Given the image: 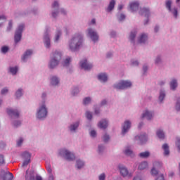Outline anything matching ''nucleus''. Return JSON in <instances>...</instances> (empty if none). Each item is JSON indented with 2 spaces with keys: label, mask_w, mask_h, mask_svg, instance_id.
I'll return each instance as SVG.
<instances>
[{
  "label": "nucleus",
  "mask_w": 180,
  "mask_h": 180,
  "mask_svg": "<svg viewBox=\"0 0 180 180\" xmlns=\"http://www.w3.org/2000/svg\"><path fill=\"white\" fill-rule=\"evenodd\" d=\"M110 137H109V135L108 134H105L103 137V140L104 141V143H108V141H109Z\"/></svg>",
  "instance_id": "79ce46f5"
},
{
  "label": "nucleus",
  "mask_w": 180,
  "mask_h": 180,
  "mask_svg": "<svg viewBox=\"0 0 180 180\" xmlns=\"http://www.w3.org/2000/svg\"><path fill=\"white\" fill-rule=\"evenodd\" d=\"M7 113L9 115V116L13 117H19V111L16 110H7Z\"/></svg>",
  "instance_id": "f8f14e48"
},
{
  "label": "nucleus",
  "mask_w": 180,
  "mask_h": 180,
  "mask_svg": "<svg viewBox=\"0 0 180 180\" xmlns=\"http://www.w3.org/2000/svg\"><path fill=\"white\" fill-rule=\"evenodd\" d=\"M14 126H15V127H18V126H20V122L17 121V122H14Z\"/></svg>",
  "instance_id": "052dcab7"
},
{
  "label": "nucleus",
  "mask_w": 180,
  "mask_h": 180,
  "mask_svg": "<svg viewBox=\"0 0 180 180\" xmlns=\"http://www.w3.org/2000/svg\"><path fill=\"white\" fill-rule=\"evenodd\" d=\"M132 65H134V66L139 65V61L135 60V61L132 62Z\"/></svg>",
  "instance_id": "69168bd1"
},
{
  "label": "nucleus",
  "mask_w": 180,
  "mask_h": 180,
  "mask_svg": "<svg viewBox=\"0 0 180 180\" xmlns=\"http://www.w3.org/2000/svg\"><path fill=\"white\" fill-rule=\"evenodd\" d=\"M134 180H141V178L140 176H136L134 178Z\"/></svg>",
  "instance_id": "774afa93"
},
{
  "label": "nucleus",
  "mask_w": 180,
  "mask_h": 180,
  "mask_svg": "<svg viewBox=\"0 0 180 180\" xmlns=\"http://www.w3.org/2000/svg\"><path fill=\"white\" fill-rule=\"evenodd\" d=\"M1 179L2 180H12L13 179V174L12 173H5L4 175H1Z\"/></svg>",
  "instance_id": "ddd939ff"
},
{
  "label": "nucleus",
  "mask_w": 180,
  "mask_h": 180,
  "mask_svg": "<svg viewBox=\"0 0 180 180\" xmlns=\"http://www.w3.org/2000/svg\"><path fill=\"white\" fill-rule=\"evenodd\" d=\"M22 143H23V139L21 138L17 141V146H18V147L22 146Z\"/></svg>",
  "instance_id": "603ef678"
},
{
  "label": "nucleus",
  "mask_w": 180,
  "mask_h": 180,
  "mask_svg": "<svg viewBox=\"0 0 180 180\" xmlns=\"http://www.w3.org/2000/svg\"><path fill=\"white\" fill-rule=\"evenodd\" d=\"M33 54V51L32 50H27L26 52L23 54L22 57V60L23 61H26L28 57H30V55Z\"/></svg>",
  "instance_id": "6ab92c4d"
},
{
  "label": "nucleus",
  "mask_w": 180,
  "mask_h": 180,
  "mask_svg": "<svg viewBox=\"0 0 180 180\" xmlns=\"http://www.w3.org/2000/svg\"><path fill=\"white\" fill-rule=\"evenodd\" d=\"M162 149L164 150L165 155H169V146H168V144L167 143L163 144Z\"/></svg>",
  "instance_id": "4be33fe9"
},
{
  "label": "nucleus",
  "mask_w": 180,
  "mask_h": 180,
  "mask_svg": "<svg viewBox=\"0 0 180 180\" xmlns=\"http://www.w3.org/2000/svg\"><path fill=\"white\" fill-rule=\"evenodd\" d=\"M91 102V98L86 97L84 99L83 103L84 105H88Z\"/></svg>",
  "instance_id": "a19ab883"
},
{
  "label": "nucleus",
  "mask_w": 180,
  "mask_h": 180,
  "mask_svg": "<svg viewBox=\"0 0 180 180\" xmlns=\"http://www.w3.org/2000/svg\"><path fill=\"white\" fill-rule=\"evenodd\" d=\"M136 139H139L141 141V144H143V143H146V141H147V135L143 134L140 136H136Z\"/></svg>",
  "instance_id": "b1692460"
},
{
  "label": "nucleus",
  "mask_w": 180,
  "mask_h": 180,
  "mask_svg": "<svg viewBox=\"0 0 180 180\" xmlns=\"http://www.w3.org/2000/svg\"><path fill=\"white\" fill-rule=\"evenodd\" d=\"M60 155H63L68 161H74L75 160V155L67 149H62L60 151Z\"/></svg>",
  "instance_id": "39448f33"
},
{
  "label": "nucleus",
  "mask_w": 180,
  "mask_h": 180,
  "mask_svg": "<svg viewBox=\"0 0 180 180\" xmlns=\"http://www.w3.org/2000/svg\"><path fill=\"white\" fill-rule=\"evenodd\" d=\"M25 179L26 180H34V176L33 175V173H29V170H27L26 174H25Z\"/></svg>",
  "instance_id": "5701e85b"
},
{
  "label": "nucleus",
  "mask_w": 180,
  "mask_h": 180,
  "mask_svg": "<svg viewBox=\"0 0 180 180\" xmlns=\"http://www.w3.org/2000/svg\"><path fill=\"white\" fill-rule=\"evenodd\" d=\"M49 180H54V176L52 174H49Z\"/></svg>",
  "instance_id": "0e129e2a"
},
{
  "label": "nucleus",
  "mask_w": 180,
  "mask_h": 180,
  "mask_svg": "<svg viewBox=\"0 0 180 180\" xmlns=\"http://www.w3.org/2000/svg\"><path fill=\"white\" fill-rule=\"evenodd\" d=\"M70 63H71V58H67L63 63V67H68Z\"/></svg>",
  "instance_id": "2f4dec72"
},
{
  "label": "nucleus",
  "mask_w": 180,
  "mask_h": 180,
  "mask_svg": "<svg viewBox=\"0 0 180 180\" xmlns=\"http://www.w3.org/2000/svg\"><path fill=\"white\" fill-rule=\"evenodd\" d=\"M36 180H43V178L41 176L37 175L36 176Z\"/></svg>",
  "instance_id": "338daca9"
},
{
  "label": "nucleus",
  "mask_w": 180,
  "mask_h": 180,
  "mask_svg": "<svg viewBox=\"0 0 180 180\" xmlns=\"http://www.w3.org/2000/svg\"><path fill=\"white\" fill-rule=\"evenodd\" d=\"M61 60V53L56 51L52 53V58L49 63V68H56Z\"/></svg>",
  "instance_id": "f03ea898"
},
{
  "label": "nucleus",
  "mask_w": 180,
  "mask_h": 180,
  "mask_svg": "<svg viewBox=\"0 0 180 180\" xmlns=\"http://www.w3.org/2000/svg\"><path fill=\"white\" fill-rule=\"evenodd\" d=\"M59 82H60V80L58 79V78H57V77H53L51 78V85H53V86L58 85Z\"/></svg>",
  "instance_id": "a878e982"
},
{
  "label": "nucleus",
  "mask_w": 180,
  "mask_h": 180,
  "mask_svg": "<svg viewBox=\"0 0 180 180\" xmlns=\"http://www.w3.org/2000/svg\"><path fill=\"white\" fill-rule=\"evenodd\" d=\"M125 155H133V150H130V148H127L124 151Z\"/></svg>",
  "instance_id": "c9c22d12"
},
{
  "label": "nucleus",
  "mask_w": 180,
  "mask_h": 180,
  "mask_svg": "<svg viewBox=\"0 0 180 180\" xmlns=\"http://www.w3.org/2000/svg\"><path fill=\"white\" fill-rule=\"evenodd\" d=\"M30 162V159H27V160L25 159L22 162V167H27Z\"/></svg>",
  "instance_id": "49530a36"
},
{
  "label": "nucleus",
  "mask_w": 180,
  "mask_h": 180,
  "mask_svg": "<svg viewBox=\"0 0 180 180\" xmlns=\"http://www.w3.org/2000/svg\"><path fill=\"white\" fill-rule=\"evenodd\" d=\"M46 169L49 174H53V169H51V165L50 164L46 165Z\"/></svg>",
  "instance_id": "e433bc0d"
},
{
  "label": "nucleus",
  "mask_w": 180,
  "mask_h": 180,
  "mask_svg": "<svg viewBox=\"0 0 180 180\" xmlns=\"http://www.w3.org/2000/svg\"><path fill=\"white\" fill-rule=\"evenodd\" d=\"M78 126H79V122H76L75 124L70 126V131H75L77 129H78Z\"/></svg>",
  "instance_id": "7c9ffc66"
},
{
  "label": "nucleus",
  "mask_w": 180,
  "mask_h": 180,
  "mask_svg": "<svg viewBox=\"0 0 180 180\" xmlns=\"http://www.w3.org/2000/svg\"><path fill=\"white\" fill-rule=\"evenodd\" d=\"M136 38V32H131L130 35H129V40H131V41H134V39Z\"/></svg>",
  "instance_id": "58836bf2"
},
{
  "label": "nucleus",
  "mask_w": 180,
  "mask_h": 180,
  "mask_svg": "<svg viewBox=\"0 0 180 180\" xmlns=\"http://www.w3.org/2000/svg\"><path fill=\"white\" fill-rule=\"evenodd\" d=\"M148 37L146 34H142L139 38V43H146V41H147Z\"/></svg>",
  "instance_id": "bb28decb"
},
{
  "label": "nucleus",
  "mask_w": 180,
  "mask_h": 180,
  "mask_svg": "<svg viewBox=\"0 0 180 180\" xmlns=\"http://www.w3.org/2000/svg\"><path fill=\"white\" fill-rule=\"evenodd\" d=\"M176 146H177L179 150L180 151V139L177 140Z\"/></svg>",
  "instance_id": "e2e57ef3"
},
{
  "label": "nucleus",
  "mask_w": 180,
  "mask_h": 180,
  "mask_svg": "<svg viewBox=\"0 0 180 180\" xmlns=\"http://www.w3.org/2000/svg\"><path fill=\"white\" fill-rule=\"evenodd\" d=\"M53 8H58V2L55 1L52 5Z\"/></svg>",
  "instance_id": "bf43d9fd"
},
{
  "label": "nucleus",
  "mask_w": 180,
  "mask_h": 180,
  "mask_svg": "<svg viewBox=\"0 0 180 180\" xmlns=\"http://www.w3.org/2000/svg\"><path fill=\"white\" fill-rule=\"evenodd\" d=\"M140 15H141V16H146L148 17L150 16V9L147 8H143L142 9H141L140 12H139Z\"/></svg>",
  "instance_id": "2eb2a0df"
},
{
  "label": "nucleus",
  "mask_w": 180,
  "mask_h": 180,
  "mask_svg": "<svg viewBox=\"0 0 180 180\" xmlns=\"http://www.w3.org/2000/svg\"><path fill=\"white\" fill-rule=\"evenodd\" d=\"M103 151V146H98V153H102Z\"/></svg>",
  "instance_id": "680f3d73"
},
{
  "label": "nucleus",
  "mask_w": 180,
  "mask_h": 180,
  "mask_svg": "<svg viewBox=\"0 0 180 180\" xmlns=\"http://www.w3.org/2000/svg\"><path fill=\"white\" fill-rule=\"evenodd\" d=\"M156 180H165L164 179V174H161L158 177H157Z\"/></svg>",
  "instance_id": "4d7b16f0"
},
{
  "label": "nucleus",
  "mask_w": 180,
  "mask_h": 180,
  "mask_svg": "<svg viewBox=\"0 0 180 180\" xmlns=\"http://www.w3.org/2000/svg\"><path fill=\"white\" fill-rule=\"evenodd\" d=\"M176 86H178V83L176 82V79H173L170 83L171 89H173L174 91Z\"/></svg>",
  "instance_id": "c85d7f7f"
},
{
  "label": "nucleus",
  "mask_w": 180,
  "mask_h": 180,
  "mask_svg": "<svg viewBox=\"0 0 180 180\" xmlns=\"http://www.w3.org/2000/svg\"><path fill=\"white\" fill-rule=\"evenodd\" d=\"M47 117V108L45 104H42L37 112V117L38 119H44Z\"/></svg>",
  "instance_id": "7ed1b4c3"
},
{
  "label": "nucleus",
  "mask_w": 180,
  "mask_h": 180,
  "mask_svg": "<svg viewBox=\"0 0 180 180\" xmlns=\"http://www.w3.org/2000/svg\"><path fill=\"white\" fill-rule=\"evenodd\" d=\"M176 110L177 111L180 110V98L177 100V102L176 104Z\"/></svg>",
  "instance_id": "09e8293b"
},
{
  "label": "nucleus",
  "mask_w": 180,
  "mask_h": 180,
  "mask_svg": "<svg viewBox=\"0 0 180 180\" xmlns=\"http://www.w3.org/2000/svg\"><path fill=\"white\" fill-rule=\"evenodd\" d=\"M44 44L47 49L50 47V37L49 36V34L46 33L44 37Z\"/></svg>",
  "instance_id": "f3484780"
},
{
  "label": "nucleus",
  "mask_w": 180,
  "mask_h": 180,
  "mask_svg": "<svg viewBox=\"0 0 180 180\" xmlns=\"http://www.w3.org/2000/svg\"><path fill=\"white\" fill-rule=\"evenodd\" d=\"M60 36H61V32L57 31L55 36V41H58L60 39Z\"/></svg>",
  "instance_id": "ea45409f"
},
{
  "label": "nucleus",
  "mask_w": 180,
  "mask_h": 180,
  "mask_svg": "<svg viewBox=\"0 0 180 180\" xmlns=\"http://www.w3.org/2000/svg\"><path fill=\"white\" fill-rule=\"evenodd\" d=\"M164 98H165V92L161 91L159 96V101L162 102V101H164Z\"/></svg>",
  "instance_id": "f704fd0d"
},
{
  "label": "nucleus",
  "mask_w": 180,
  "mask_h": 180,
  "mask_svg": "<svg viewBox=\"0 0 180 180\" xmlns=\"http://www.w3.org/2000/svg\"><path fill=\"white\" fill-rule=\"evenodd\" d=\"M98 78L101 82H106V81H108V75L105 73L98 75Z\"/></svg>",
  "instance_id": "a211bd4d"
},
{
  "label": "nucleus",
  "mask_w": 180,
  "mask_h": 180,
  "mask_svg": "<svg viewBox=\"0 0 180 180\" xmlns=\"http://www.w3.org/2000/svg\"><path fill=\"white\" fill-rule=\"evenodd\" d=\"M16 98H20L22 96V89H19L15 93Z\"/></svg>",
  "instance_id": "c03bdc74"
},
{
  "label": "nucleus",
  "mask_w": 180,
  "mask_h": 180,
  "mask_svg": "<svg viewBox=\"0 0 180 180\" xmlns=\"http://www.w3.org/2000/svg\"><path fill=\"white\" fill-rule=\"evenodd\" d=\"M144 117H146L148 120H151V118L153 117V112L146 110L142 115V119H144Z\"/></svg>",
  "instance_id": "4468645a"
},
{
  "label": "nucleus",
  "mask_w": 180,
  "mask_h": 180,
  "mask_svg": "<svg viewBox=\"0 0 180 180\" xmlns=\"http://www.w3.org/2000/svg\"><path fill=\"white\" fill-rule=\"evenodd\" d=\"M131 86V82L129 81H120L117 84H115L114 88L115 89H126V88H130Z\"/></svg>",
  "instance_id": "20e7f679"
},
{
  "label": "nucleus",
  "mask_w": 180,
  "mask_h": 180,
  "mask_svg": "<svg viewBox=\"0 0 180 180\" xmlns=\"http://www.w3.org/2000/svg\"><path fill=\"white\" fill-rule=\"evenodd\" d=\"M5 94H8V89H3L1 90V95H5Z\"/></svg>",
  "instance_id": "6e6d98bb"
},
{
  "label": "nucleus",
  "mask_w": 180,
  "mask_h": 180,
  "mask_svg": "<svg viewBox=\"0 0 180 180\" xmlns=\"http://www.w3.org/2000/svg\"><path fill=\"white\" fill-rule=\"evenodd\" d=\"M139 157H141V158H148V157H150V152H142L139 154Z\"/></svg>",
  "instance_id": "cd10ccee"
},
{
  "label": "nucleus",
  "mask_w": 180,
  "mask_h": 180,
  "mask_svg": "<svg viewBox=\"0 0 180 180\" xmlns=\"http://www.w3.org/2000/svg\"><path fill=\"white\" fill-rule=\"evenodd\" d=\"M8 50H9V48L8 46H2L1 47V53H4V54L8 53Z\"/></svg>",
  "instance_id": "37998d69"
},
{
  "label": "nucleus",
  "mask_w": 180,
  "mask_h": 180,
  "mask_svg": "<svg viewBox=\"0 0 180 180\" xmlns=\"http://www.w3.org/2000/svg\"><path fill=\"white\" fill-rule=\"evenodd\" d=\"M120 172L122 176L124 177L127 176L128 178H130L131 176V174L129 173V170L124 167V166H119Z\"/></svg>",
  "instance_id": "9d476101"
},
{
  "label": "nucleus",
  "mask_w": 180,
  "mask_h": 180,
  "mask_svg": "<svg viewBox=\"0 0 180 180\" xmlns=\"http://www.w3.org/2000/svg\"><path fill=\"white\" fill-rule=\"evenodd\" d=\"M148 167V163L147 162H142L139 164L138 168L141 171L143 169H146V168H147Z\"/></svg>",
  "instance_id": "393cba45"
},
{
  "label": "nucleus",
  "mask_w": 180,
  "mask_h": 180,
  "mask_svg": "<svg viewBox=\"0 0 180 180\" xmlns=\"http://www.w3.org/2000/svg\"><path fill=\"white\" fill-rule=\"evenodd\" d=\"M86 117L89 120H92V113L89 112H86Z\"/></svg>",
  "instance_id": "de8ad7c7"
},
{
  "label": "nucleus",
  "mask_w": 180,
  "mask_h": 180,
  "mask_svg": "<svg viewBox=\"0 0 180 180\" xmlns=\"http://www.w3.org/2000/svg\"><path fill=\"white\" fill-rule=\"evenodd\" d=\"M12 29V20H10L8 22V30H11Z\"/></svg>",
  "instance_id": "13d9d810"
},
{
  "label": "nucleus",
  "mask_w": 180,
  "mask_h": 180,
  "mask_svg": "<svg viewBox=\"0 0 180 180\" xmlns=\"http://www.w3.org/2000/svg\"><path fill=\"white\" fill-rule=\"evenodd\" d=\"M124 19H126V15L121 14L119 18V20L122 21V20H124Z\"/></svg>",
  "instance_id": "864d4df0"
},
{
  "label": "nucleus",
  "mask_w": 180,
  "mask_h": 180,
  "mask_svg": "<svg viewBox=\"0 0 180 180\" xmlns=\"http://www.w3.org/2000/svg\"><path fill=\"white\" fill-rule=\"evenodd\" d=\"M105 174H101L100 176H99V180H105Z\"/></svg>",
  "instance_id": "5fc2aeb1"
},
{
  "label": "nucleus",
  "mask_w": 180,
  "mask_h": 180,
  "mask_svg": "<svg viewBox=\"0 0 180 180\" xmlns=\"http://www.w3.org/2000/svg\"><path fill=\"white\" fill-rule=\"evenodd\" d=\"M5 164V159H4V155H0V165Z\"/></svg>",
  "instance_id": "8fccbe9b"
},
{
  "label": "nucleus",
  "mask_w": 180,
  "mask_h": 180,
  "mask_svg": "<svg viewBox=\"0 0 180 180\" xmlns=\"http://www.w3.org/2000/svg\"><path fill=\"white\" fill-rule=\"evenodd\" d=\"M10 72H11L13 75H16V72H18V67L10 68Z\"/></svg>",
  "instance_id": "4c0bfd02"
},
{
  "label": "nucleus",
  "mask_w": 180,
  "mask_h": 180,
  "mask_svg": "<svg viewBox=\"0 0 180 180\" xmlns=\"http://www.w3.org/2000/svg\"><path fill=\"white\" fill-rule=\"evenodd\" d=\"M172 2L171 0H169L166 1V8L169 11V12H172V13L174 15V18L178 17V10L176 8H174L173 10L171 8V5Z\"/></svg>",
  "instance_id": "6e6552de"
},
{
  "label": "nucleus",
  "mask_w": 180,
  "mask_h": 180,
  "mask_svg": "<svg viewBox=\"0 0 180 180\" xmlns=\"http://www.w3.org/2000/svg\"><path fill=\"white\" fill-rule=\"evenodd\" d=\"M158 174V172L155 169V168H153L151 169V175H153V176H155Z\"/></svg>",
  "instance_id": "a18cd8bd"
},
{
  "label": "nucleus",
  "mask_w": 180,
  "mask_h": 180,
  "mask_svg": "<svg viewBox=\"0 0 180 180\" xmlns=\"http://www.w3.org/2000/svg\"><path fill=\"white\" fill-rule=\"evenodd\" d=\"M90 136L91 137H96V131L95 130L91 131Z\"/></svg>",
  "instance_id": "3c124183"
},
{
  "label": "nucleus",
  "mask_w": 180,
  "mask_h": 180,
  "mask_svg": "<svg viewBox=\"0 0 180 180\" xmlns=\"http://www.w3.org/2000/svg\"><path fill=\"white\" fill-rule=\"evenodd\" d=\"M98 127L105 130V129L108 127V121L106 120H103L100 121V122L98 123Z\"/></svg>",
  "instance_id": "dca6fc26"
},
{
  "label": "nucleus",
  "mask_w": 180,
  "mask_h": 180,
  "mask_svg": "<svg viewBox=\"0 0 180 180\" xmlns=\"http://www.w3.org/2000/svg\"><path fill=\"white\" fill-rule=\"evenodd\" d=\"M88 36L90 37V39L94 43H96V41H98V40H99V35H98V33H96V32H95L94 30L91 28L88 30Z\"/></svg>",
  "instance_id": "0eeeda50"
},
{
  "label": "nucleus",
  "mask_w": 180,
  "mask_h": 180,
  "mask_svg": "<svg viewBox=\"0 0 180 180\" xmlns=\"http://www.w3.org/2000/svg\"><path fill=\"white\" fill-rule=\"evenodd\" d=\"M80 67L82 68H84L86 71H89L91 68H92L93 65L91 63H88V60L86 59H84L83 61L80 62Z\"/></svg>",
  "instance_id": "1a4fd4ad"
},
{
  "label": "nucleus",
  "mask_w": 180,
  "mask_h": 180,
  "mask_svg": "<svg viewBox=\"0 0 180 180\" xmlns=\"http://www.w3.org/2000/svg\"><path fill=\"white\" fill-rule=\"evenodd\" d=\"M30 157H32V155L28 152H24L22 153V158L24 160H30Z\"/></svg>",
  "instance_id": "473e14b6"
},
{
  "label": "nucleus",
  "mask_w": 180,
  "mask_h": 180,
  "mask_svg": "<svg viewBox=\"0 0 180 180\" xmlns=\"http://www.w3.org/2000/svg\"><path fill=\"white\" fill-rule=\"evenodd\" d=\"M157 136L159 139H164L165 135L164 134V131L159 129L157 131Z\"/></svg>",
  "instance_id": "c756f323"
},
{
  "label": "nucleus",
  "mask_w": 180,
  "mask_h": 180,
  "mask_svg": "<svg viewBox=\"0 0 180 180\" xmlns=\"http://www.w3.org/2000/svg\"><path fill=\"white\" fill-rule=\"evenodd\" d=\"M131 123H130V121H125L124 124L122 127V134H126L127 131H129L130 127H131Z\"/></svg>",
  "instance_id": "9b49d317"
},
{
  "label": "nucleus",
  "mask_w": 180,
  "mask_h": 180,
  "mask_svg": "<svg viewBox=\"0 0 180 180\" xmlns=\"http://www.w3.org/2000/svg\"><path fill=\"white\" fill-rule=\"evenodd\" d=\"M82 45V35L80 34H76L69 43L70 50H71V51H77V50H78Z\"/></svg>",
  "instance_id": "f257e3e1"
},
{
  "label": "nucleus",
  "mask_w": 180,
  "mask_h": 180,
  "mask_svg": "<svg viewBox=\"0 0 180 180\" xmlns=\"http://www.w3.org/2000/svg\"><path fill=\"white\" fill-rule=\"evenodd\" d=\"M23 29H25L24 25H19L18 30L15 32L14 36L15 43H19V41L22 39V32H23Z\"/></svg>",
  "instance_id": "423d86ee"
},
{
  "label": "nucleus",
  "mask_w": 180,
  "mask_h": 180,
  "mask_svg": "<svg viewBox=\"0 0 180 180\" xmlns=\"http://www.w3.org/2000/svg\"><path fill=\"white\" fill-rule=\"evenodd\" d=\"M115 4H116V1L115 0H111L107 8V12H110L113 11V8H115Z\"/></svg>",
  "instance_id": "aec40b11"
},
{
  "label": "nucleus",
  "mask_w": 180,
  "mask_h": 180,
  "mask_svg": "<svg viewBox=\"0 0 180 180\" xmlns=\"http://www.w3.org/2000/svg\"><path fill=\"white\" fill-rule=\"evenodd\" d=\"M84 162H82L81 160L77 161V167L78 169H81V168H82V167H84Z\"/></svg>",
  "instance_id": "72a5a7b5"
},
{
  "label": "nucleus",
  "mask_w": 180,
  "mask_h": 180,
  "mask_svg": "<svg viewBox=\"0 0 180 180\" xmlns=\"http://www.w3.org/2000/svg\"><path fill=\"white\" fill-rule=\"evenodd\" d=\"M129 6L132 12H134V11H137V9H139V3L138 2L131 3L129 4Z\"/></svg>",
  "instance_id": "412c9836"
}]
</instances>
